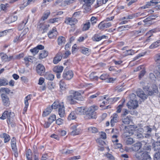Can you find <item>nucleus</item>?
I'll use <instances>...</instances> for the list:
<instances>
[{"label": "nucleus", "instance_id": "f257e3e1", "mask_svg": "<svg viewBox=\"0 0 160 160\" xmlns=\"http://www.w3.org/2000/svg\"><path fill=\"white\" fill-rule=\"evenodd\" d=\"M98 109L97 106H92L88 109L87 113L83 107H78L75 109V111L77 114H84L86 113V117L87 119H95L97 118V115L95 111Z\"/></svg>", "mask_w": 160, "mask_h": 160}, {"label": "nucleus", "instance_id": "f03ea898", "mask_svg": "<svg viewBox=\"0 0 160 160\" xmlns=\"http://www.w3.org/2000/svg\"><path fill=\"white\" fill-rule=\"evenodd\" d=\"M71 95L67 97V100L68 102L71 104H75L77 102L75 100L82 101L83 98L80 93L74 90H71L69 91Z\"/></svg>", "mask_w": 160, "mask_h": 160}, {"label": "nucleus", "instance_id": "7ed1b4c3", "mask_svg": "<svg viewBox=\"0 0 160 160\" xmlns=\"http://www.w3.org/2000/svg\"><path fill=\"white\" fill-rule=\"evenodd\" d=\"M130 100L127 103L128 108L130 109H134L138 107V102L136 99V95L132 93L130 96Z\"/></svg>", "mask_w": 160, "mask_h": 160}, {"label": "nucleus", "instance_id": "20e7f679", "mask_svg": "<svg viewBox=\"0 0 160 160\" xmlns=\"http://www.w3.org/2000/svg\"><path fill=\"white\" fill-rule=\"evenodd\" d=\"M135 160H146L150 158V156L147 152H137L134 156Z\"/></svg>", "mask_w": 160, "mask_h": 160}, {"label": "nucleus", "instance_id": "39448f33", "mask_svg": "<svg viewBox=\"0 0 160 160\" xmlns=\"http://www.w3.org/2000/svg\"><path fill=\"white\" fill-rule=\"evenodd\" d=\"M70 130L71 131V134L73 136L78 135L82 132L81 129L77 124L72 125L70 127Z\"/></svg>", "mask_w": 160, "mask_h": 160}, {"label": "nucleus", "instance_id": "423d86ee", "mask_svg": "<svg viewBox=\"0 0 160 160\" xmlns=\"http://www.w3.org/2000/svg\"><path fill=\"white\" fill-rule=\"evenodd\" d=\"M129 134L128 132H126L122 135V138L127 145L132 144L134 142L133 139L130 137Z\"/></svg>", "mask_w": 160, "mask_h": 160}, {"label": "nucleus", "instance_id": "0eeeda50", "mask_svg": "<svg viewBox=\"0 0 160 160\" xmlns=\"http://www.w3.org/2000/svg\"><path fill=\"white\" fill-rule=\"evenodd\" d=\"M36 71L38 75L42 76L45 72L44 66L41 63L38 64L36 67Z\"/></svg>", "mask_w": 160, "mask_h": 160}, {"label": "nucleus", "instance_id": "6e6552de", "mask_svg": "<svg viewBox=\"0 0 160 160\" xmlns=\"http://www.w3.org/2000/svg\"><path fill=\"white\" fill-rule=\"evenodd\" d=\"M73 76V73L71 70H64L62 74V77L66 80L71 79Z\"/></svg>", "mask_w": 160, "mask_h": 160}, {"label": "nucleus", "instance_id": "1a4fd4ad", "mask_svg": "<svg viewBox=\"0 0 160 160\" xmlns=\"http://www.w3.org/2000/svg\"><path fill=\"white\" fill-rule=\"evenodd\" d=\"M146 15V12H138L136 13H135L132 14L131 15H129L128 16H126L125 17H124L122 18V20H123L125 19H132L134 18L138 17L140 16H141L145 17V16Z\"/></svg>", "mask_w": 160, "mask_h": 160}, {"label": "nucleus", "instance_id": "9d476101", "mask_svg": "<svg viewBox=\"0 0 160 160\" xmlns=\"http://www.w3.org/2000/svg\"><path fill=\"white\" fill-rule=\"evenodd\" d=\"M111 26L112 24L110 22H108L106 21L103 20L98 24V28L100 30H103L111 27Z\"/></svg>", "mask_w": 160, "mask_h": 160}, {"label": "nucleus", "instance_id": "9b49d317", "mask_svg": "<svg viewBox=\"0 0 160 160\" xmlns=\"http://www.w3.org/2000/svg\"><path fill=\"white\" fill-rule=\"evenodd\" d=\"M108 37L104 35H102L100 33L96 34L92 37L93 41L99 42L103 39H107Z\"/></svg>", "mask_w": 160, "mask_h": 160}, {"label": "nucleus", "instance_id": "f8f14e48", "mask_svg": "<svg viewBox=\"0 0 160 160\" xmlns=\"http://www.w3.org/2000/svg\"><path fill=\"white\" fill-rule=\"evenodd\" d=\"M159 32H160V28L159 27H157L155 28L150 30L146 34V35L147 36L149 35L146 39V41H148L150 39L151 37L153 36V33H155Z\"/></svg>", "mask_w": 160, "mask_h": 160}, {"label": "nucleus", "instance_id": "ddd939ff", "mask_svg": "<svg viewBox=\"0 0 160 160\" xmlns=\"http://www.w3.org/2000/svg\"><path fill=\"white\" fill-rule=\"evenodd\" d=\"M80 51L83 54L87 56L89 55L91 53V50L88 48L83 46L80 47Z\"/></svg>", "mask_w": 160, "mask_h": 160}, {"label": "nucleus", "instance_id": "4468645a", "mask_svg": "<svg viewBox=\"0 0 160 160\" xmlns=\"http://www.w3.org/2000/svg\"><path fill=\"white\" fill-rule=\"evenodd\" d=\"M111 120L110 121L111 125L112 127H113L115 123L118 121V117L117 114L113 113L111 117Z\"/></svg>", "mask_w": 160, "mask_h": 160}, {"label": "nucleus", "instance_id": "2eb2a0df", "mask_svg": "<svg viewBox=\"0 0 160 160\" xmlns=\"http://www.w3.org/2000/svg\"><path fill=\"white\" fill-rule=\"evenodd\" d=\"M78 22L77 19L73 18H65L64 22L70 25H74Z\"/></svg>", "mask_w": 160, "mask_h": 160}, {"label": "nucleus", "instance_id": "dca6fc26", "mask_svg": "<svg viewBox=\"0 0 160 160\" xmlns=\"http://www.w3.org/2000/svg\"><path fill=\"white\" fill-rule=\"evenodd\" d=\"M57 32L56 28L54 27L48 33V36L50 39L55 38L57 36Z\"/></svg>", "mask_w": 160, "mask_h": 160}, {"label": "nucleus", "instance_id": "f3484780", "mask_svg": "<svg viewBox=\"0 0 160 160\" xmlns=\"http://www.w3.org/2000/svg\"><path fill=\"white\" fill-rule=\"evenodd\" d=\"M63 57V55L61 52H59L56 55L55 57L54 58L53 62L54 64H57L62 59Z\"/></svg>", "mask_w": 160, "mask_h": 160}, {"label": "nucleus", "instance_id": "a211bd4d", "mask_svg": "<svg viewBox=\"0 0 160 160\" xmlns=\"http://www.w3.org/2000/svg\"><path fill=\"white\" fill-rule=\"evenodd\" d=\"M158 3L157 0H152L150 2H147V4L141 7L142 9H145L149 8L151 6H154Z\"/></svg>", "mask_w": 160, "mask_h": 160}, {"label": "nucleus", "instance_id": "6ab92c4d", "mask_svg": "<svg viewBox=\"0 0 160 160\" xmlns=\"http://www.w3.org/2000/svg\"><path fill=\"white\" fill-rule=\"evenodd\" d=\"M1 97L4 105L6 106H8L10 103L9 99L7 95L5 94H2Z\"/></svg>", "mask_w": 160, "mask_h": 160}, {"label": "nucleus", "instance_id": "aec40b11", "mask_svg": "<svg viewBox=\"0 0 160 160\" xmlns=\"http://www.w3.org/2000/svg\"><path fill=\"white\" fill-rule=\"evenodd\" d=\"M83 1L85 3L83 5V8L85 10H87L89 9L91 5L93 3L94 0H83Z\"/></svg>", "mask_w": 160, "mask_h": 160}, {"label": "nucleus", "instance_id": "412c9836", "mask_svg": "<svg viewBox=\"0 0 160 160\" xmlns=\"http://www.w3.org/2000/svg\"><path fill=\"white\" fill-rule=\"evenodd\" d=\"M18 19L17 16L12 15L9 16L6 19L5 23L7 24H9L16 21Z\"/></svg>", "mask_w": 160, "mask_h": 160}, {"label": "nucleus", "instance_id": "4be33fe9", "mask_svg": "<svg viewBox=\"0 0 160 160\" xmlns=\"http://www.w3.org/2000/svg\"><path fill=\"white\" fill-rule=\"evenodd\" d=\"M62 105L58 108V113L60 117L62 118L64 117L65 114V107L64 104H62Z\"/></svg>", "mask_w": 160, "mask_h": 160}, {"label": "nucleus", "instance_id": "5701e85b", "mask_svg": "<svg viewBox=\"0 0 160 160\" xmlns=\"http://www.w3.org/2000/svg\"><path fill=\"white\" fill-rule=\"evenodd\" d=\"M57 41L58 45L62 47L65 44L66 41V38L63 36H60L58 38Z\"/></svg>", "mask_w": 160, "mask_h": 160}, {"label": "nucleus", "instance_id": "b1692460", "mask_svg": "<svg viewBox=\"0 0 160 160\" xmlns=\"http://www.w3.org/2000/svg\"><path fill=\"white\" fill-rule=\"evenodd\" d=\"M151 90L149 91L148 92V95L150 96L153 95L154 93H158V87L155 85H153L151 88Z\"/></svg>", "mask_w": 160, "mask_h": 160}, {"label": "nucleus", "instance_id": "393cba45", "mask_svg": "<svg viewBox=\"0 0 160 160\" xmlns=\"http://www.w3.org/2000/svg\"><path fill=\"white\" fill-rule=\"evenodd\" d=\"M62 104H63L62 102H59V101L56 100L51 106H49L50 108H52V110L53 109H57L60 106L62 105Z\"/></svg>", "mask_w": 160, "mask_h": 160}, {"label": "nucleus", "instance_id": "a878e982", "mask_svg": "<svg viewBox=\"0 0 160 160\" xmlns=\"http://www.w3.org/2000/svg\"><path fill=\"white\" fill-rule=\"evenodd\" d=\"M142 143L141 142H138L133 145L132 147V151L136 152L139 150L142 147Z\"/></svg>", "mask_w": 160, "mask_h": 160}, {"label": "nucleus", "instance_id": "bb28decb", "mask_svg": "<svg viewBox=\"0 0 160 160\" xmlns=\"http://www.w3.org/2000/svg\"><path fill=\"white\" fill-rule=\"evenodd\" d=\"M138 96L143 100L146 99L148 97V95L145 94L144 92L142 90H138L137 91Z\"/></svg>", "mask_w": 160, "mask_h": 160}, {"label": "nucleus", "instance_id": "cd10ccee", "mask_svg": "<svg viewBox=\"0 0 160 160\" xmlns=\"http://www.w3.org/2000/svg\"><path fill=\"white\" fill-rule=\"evenodd\" d=\"M152 145L154 150L157 152H156L160 153V143L155 142L152 143Z\"/></svg>", "mask_w": 160, "mask_h": 160}, {"label": "nucleus", "instance_id": "c85d7f7f", "mask_svg": "<svg viewBox=\"0 0 160 160\" xmlns=\"http://www.w3.org/2000/svg\"><path fill=\"white\" fill-rule=\"evenodd\" d=\"M0 137L1 138H4V142L5 143L8 142L10 139V136L6 133H3L2 134L0 135Z\"/></svg>", "mask_w": 160, "mask_h": 160}, {"label": "nucleus", "instance_id": "c756f323", "mask_svg": "<svg viewBox=\"0 0 160 160\" xmlns=\"http://www.w3.org/2000/svg\"><path fill=\"white\" fill-rule=\"evenodd\" d=\"M11 112L8 111H5L3 113L2 116L0 117V119L2 120L5 119L7 118L8 119L10 118Z\"/></svg>", "mask_w": 160, "mask_h": 160}, {"label": "nucleus", "instance_id": "7c9ffc66", "mask_svg": "<svg viewBox=\"0 0 160 160\" xmlns=\"http://www.w3.org/2000/svg\"><path fill=\"white\" fill-rule=\"evenodd\" d=\"M132 26L130 25H127L121 26L118 28V30L119 31L128 30L132 28Z\"/></svg>", "mask_w": 160, "mask_h": 160}, {"label": "nucleus", "instance_id": "2f4dec72", "mask_svg": "<svg viewBox=\"0 0 160 160\" xmlns=\"http://www.w3.org/2000/svg\"><path fill=\"white\" fill-rule=\"evenodd\" d=\"M63 69V67L61 66H57L53 68V71L56 73L62 72Z\"/></svg>", "mask_w": 160, "mask_h": 160}, {"label": "nucleus", "instance_id": "473e14b6", "mask_svg": "<svg viewBox=\"0 0 160 160\" xmlns=\"http://www.w3.org/2000/svg\"><path fill=\"white\" fill-rule=\"evenodd\" d=\"M32 150L30 149H28L26 153L27 159L28 160H32Z\"/></svg>", "mask_w": 160, "mask_h": 160}, {"label": "nucleus", "instance_id": "72a5a7b5", "mask_svg": "<svg viewBox=\"0 0 160 160\" xmlns=\"http://www.w3.org/2000/svg\"><path fill=\"white\" fill-rule=\"evenodd\" d=\"M52 110V108L48 107L43 112L42 116L44 117L47 116L51 113Z\"/></svg>", "mask_w": 160, "mask_h": 160}, {"label": "nucleus", "instance_id": "f704fd0d", "mask_svg": "<svg viewBox=\"0 0 160 160\" xmlns=\"http://www.w3.org/2000/svg\"><path fill=\"white\" fill-rule=\"evenodd\" d=\"M122 122L125 124H129L131 121V116H128L126 118L122 119Z\"/></svg>", "mask_w": 160, "mask_h": 160}, {"label": "nucleus", "instance_id": "c9c22d12", "mask_svg": "<svg viewBox=\"0 0 160 160\" xmlns=\"http://www.w3.org/2000/svg\"><path fill=\"white\" fill-rule=\"evenodd\" d=\"M0 56L2 62H8V56L6 54L1 52L0 54Z\"/></svg>", "mask_w": 160, "mask_h": 160}, {"label": "nucleus", "instance_id": "e433bc0d", "mask_svg": "<svg viewBox=\"0 0 160 160\" xmlns=\"http://www.w3.org/2000/svg\"><path fill=\"white\" fill-rule=\"evenodd\" d=\"M76 113L75 111L71 112L68 116V119L69 120H71L75 119L77 118Z\"/></svg>", "mask_w": 160, "mask_h": 160}, {"label": "nucleus", "instance_id": "4c0bfd02", "mask_svg": "<svg viewBox=\"0 0 160 160\" xmlns=\"http://www.w3.org/2000/svg\"><path fill=\"white\" fill-rule=\"evenodd\" d=\"M48 55V52L46 50L42 51L39 56V59H42L45 58Z\"/></svg>", "mask_w": 160, "mask_h": 160}, {"label": "nucleus", "instance_id": "58836bf2", "mask_svg": "<svg viewBox=\"0 0 160 160\" xmlns=\"http://www.w3.org/2000/svg\"><path fill=\"white\" fill-rule=\"evenodd\" d=\"M7 122L9 127L11 126L12 128H14L16 126V123L13 120H11L10 118L7 119Z\"/></svg>", "mask_w": 160, "mask_h": 160}, {"label": "nucleus", "instance_id": "ea45409f", "mask_svg": "<svg viewBox=\"0 0 160 160\" xmlns=\"http://www.w3.org/2000/svg\"><path fill=\"white\" fill-rule=\"evenodd\" d=\"M16 142L17 140L16 138L14 137H12L11 141V145L12 149L17 148Z\"/></svg>", "mask_w": 160, "mask_h": 160}, {"label": "nucleus", "instance_id": "a19ab883", "mask_svg": "<svg viewBox=\"0 0 160 160\" xmlns=\"http://www.w3.org/2000/svg\"><path fill=\"white\" fill-rule=\"evenodd\" d=\"M8 80L4 78L0 79V86H5L8 84Z\"/></svg>", "mask_w": 160, "mask_h": 160}, {"label": "nucleus", "instance_id": "79ce46f5", "mask_svg": "<svg viewBox=\"0 0 160 160\" xmlns=\"http://www.w3.org/2000/svg\"><path fill=\"white\" fill-rule=\"evenodd\" d=\"M50 14V12L49 11L47 12H45L43 13L42 16L41 18V20L42 21H44L47 19Z\"/></svg>", "mask_w": 160, "mask_h": 160}, {"label": "nucleus", "instance_id": "37998d69", "mask_svg": "<svg viewBox=\"0 0 160 160\" xmlns=\"http://www.w3.org/2000/svg\"><path fill=\"white\" fill-rule=\"evenodd\" d=\"M45 78L48 80L52 81L54 78V76L51 73H47L45 75Z\"/></svg>", "mask_w": 160, "mask_h": 160}, {"label": "nucleus", "instance_id": "c03bdc74", "mask_svg": "<svg viewBox=\"0 0 160 160\" xmlns=\"http://www.w3.org/2000/svg\"><path fill=\"white\" fill-rule=\"evenodd\" d=\"M146 31V29L145 28H140L139 30L137 31L138 36H140L143 35Z\"/></svg>", "mask_w": 160, "mask_h": 160}, {"label": "nucleus", "instance_id": "a18cd8bd", "mask_svg": "<svg viewBox=\"0 0 160 160\" xmlns=\"http://www.w3.org/2000/svg\"><path fill=\"white\" fill-rule=\"evenodd\" d=\"M59 84L60 88L62 90H64L66 87V85L63 80L62 79L59 82Z\"/></svg>", "mask_w": 160, "mask_h": 160}, {"label": "nucleus", "instance_id": "49530a36", "mask_svg": "<svg viewBox=\"0 0 160 160\" xmlns=\"http://www.w3.org/2000/svg\"><path fill=\"white\" fill-rule=\"evenodd\" d=\"M160 42V41H157L156 42L153 43L149 47L150 49H152L157 47L159 45Z\"/></svg>", "mask_w": 160, "mask_h": 160}, {"label": "nucleus", "instance_id": "de8ad7c7", "mask_svg": "<svg viewBox=\"0 0 160 160\" xmlns=\"http://www.w3.org/2000/svg\"><path fill=\"white\" fill-rule=\"evenodd\" d=\"M152 20L151 19L147 18L143 20V22H146L145 24L146 25L149 26L150 25L152 24L153 23Z\"/></svg>", "mask_w": 160, "mask_h": 160}, {"label": "nucleus", "instance_id": "09e8293b", "mask_svg": "<svg viewBox=\"0 0 160 160\" xmlns=\"http://www.w3.org/2000/svg\"><path fill=\"white\" fill-rule=\"evenodd\" d=\"M80 47H77L76 44H74L72 47V53L73 54L76 52H77L78 50H79L80 51Z\"/></svg>", "mask_w": 160, "mask_h": 160}, {"label": "nucleus", "instance_id": "8fccbe9b", "mask_svg": "<svg viewBox=\"0 0 160 160\" xmlns=\"http://www.w3.org/2000/svg\"><path fill=\"white\" fill-rule=\"evenodd\" d=\"M88 130L89 132L92 133H96L98 132L97 128L95 127H91L88 128Z\"/></svg>", "mask_w": 160, "mask_h": 160}, {"label": "nucleus", "instance_id": "3c124183", "mask_svg": "<svg viewBox=\"0 0 160 160\" xmlns=\"http://www.w3.org/2000/svg\"><path fill=\"white\" fill-rule=\"evenodd\" d=\"M94 72L91 73L89 75V77L91 79L93 80L98 81L99 78V77L94 75Z\"/></svg>", "mask_w": 160, "mask_h": 160}, {"label": "nucleus", "instance_id": "603ef678", "mask_svg": "<svg viewBox=\"0 0 160 160\" xmlns=\"http://www.w3.org/2000/svg\"><path fill=\"white\" fill-rule=\"evenodd\" d=\"M56 120V116L55 115H50L48 119V121L52 123L53 121Z\"/></svg>", "mask_w": 160, "mask_h": 160}, {"label": "nucleus", "instance_id": "864d4df0", "mask_svg": "<svg viewBox=\"0 0 160 160\" xmlns=\"http://www.w3.org/2000/svg\"><path fill=\"white\" fill-rule=\"evenodd\" d=\"M109 75L107 73H103L99 77V78L102 80H105L108 78L109 77Z\"/></svg>", "mask_w": 160, "mask_h": 160}, {"label": "nucleus", "instance_id": "5fc2aeb1", "mask_svg": "<svg viewBox=\"0 0 160 160\" xmlns=\"http://www.w3.org/2000/svg\"><path fill=\"white\" fill-rule=\"evenodd\" d=\"M105 156L109 160H115V158L113 156L108 152L106 153Z\"/></svg>", "mask_w": 160, "mask_h": 160}, {"label": "nucleus", "instance_id": "6e6d98bb", "mask_svg": "<svg viewBox=\"0 0 160 160\" xmlns=\"http://www.w3.org/2000/svg\"><path fill=\"white\" fill-rule=\"evenodd\" d=\"M90 24L89 22H87L85 23L83 28L82 29L83 31H86L89 29L90 28Z\"/></svg>", "mask_w": 160, "mask_h": 160}, {"label": "nucleus", "instance_id": "4d7b16f0", "mask_svg": "<svg viewBox=\"0 0 160 160\" xmlns=\"http://www.w3.org/2000/svg\"><path fill=\"white\" fill-rule=\"evenodd\" d=\"M125 102V101L124 100V101H123L122 103V104H120L118 107L117 108V112L120 113L121 112V109L123 106V104H124Z\"/></svg>", "mask_w": 160, "mask_h": 160}, {"label": "nucleus", "instance_id": "13d9d810", "mask_svg": "<svg viewBox=\"0 0 160 160\" xmlns=\"http://www.w3.org/2000/svg\"><path fill=\"white\" fill-rule=\"evenodd\" d=\"M0 6L2 10L8 9V8L9 7V5L8 4H2Z\"/></svg>", "mask_w": 160, "mask_h": 160}, {"label": "nucleus", "instance_id": "bf43d9fd", "mask_svg": "<svg viewBox=\"0 0 160 160\" xmlns=\"http://www.w3.org/2000/svg\"><path fill=\"white\" fill-rule=\"evenodd\" d=\"M127 55H132L135 53V51L132 49H130L126 51Z\"/></svg>", "mask_w": 160, "mask_h": 160}, {"label": "nucleus", "instance_id": "052dcab7", "mask_svg": "<svg viewBox=\"0 0 160 160\" xmlns=\"http://www.w3.org/2000/svg\"><path fill=\"white\" fill-rule=\"evenodd\" d=\"M33 152L34 153V155H38V148L37 146L35 145H34L33 146Z\"/></svg>", "mask_w": 160, "mask_h": 160}, {"label": "nucleus", "instance_id": "680f3d73", "mask_svg": "<svg viewBox=\"0 0 160 160\" xmlns=\"http://www.w3.org/2000/svg\"><path fill=\"white\" fill-rule=\"evenodd\" d=\"M24 104L25 106L23 108V111L24 112H25L27 111L29 105L28 101H27V100L24 99Z\"/></svg>", "mask_w": 160, "mask_h": 160}, {"label": "nucleus", "instance_id": "e2e57ef3", "mask_svg": "<svg viewBox=\"0 0 160 160\" xmlns=\"http://www.w3.org/2000/svg\"><path fill=\"white\" fill-rule=\"evenodd\" d=\"M135 137L139 139H142L144 138V136H143L142 134L140 133H138L135 134Z\"/></svg>", "mask_w": 160, "mask_h": 160}, {"label": "nucleus", "instance_id": "0e129e2a", "mask_svg": "<svg viewBox=\"0 0 160 160\" xmlns=\"http://www.w3.org/2000/svg\"><path fill=\"white\" fill-rule=\"evenodd\" d=\"M146 73V71L145 70H142L140 72V73L139 74L138 78L139 79H141V78L144 76Z\"/></svg>", "mask_w": 160, "mask_h": 160}, {"label": "nucleus", "instance_id": "69168bd1", "mask_svg": "<svg viewBox=\"0 0 160 160\" xmlns=\"http://www.w3.org/2000/svg\"><path fill=\"white\" fill-rule=\"evenodd\" d=\"M30 51L33 55L37 54L39 52L36 47L34 48L33 49H30Z\"/></svg>", "mask_w": 160, "mask_h": 160}, {"label": "nucleus", "instance_id": "338daca9", "mask_svg": "<svg viewBox=\"0 0 160 160\" xmlns=\"http://www.w3.org/2000/svg\"><path fill=\"white\" fill-rule=\"evenodd\" d=\"M154 160H160V153L156 152L155 153Z\"/></svg>", "mask_w": 160, "mask_h": 160}, {"label": "nucleus", "instance_id": "774afa93", "mask_svg": "<svg viewBox=\"0 0 160 160\" xmlns=\"http://www.w3.org/2000/svg\"><path fill=\"white\" fill-rule=\"evenodd\" d=\"M137 30H134L130 32V36L132 37H138V33Z\"/></svg>", "mask_w": 160, "mask_h": 160}]
</instances>
